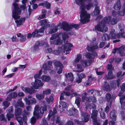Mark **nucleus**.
<instances>
[{
    "label": "nucleus",
    "instance_id": "1",
    "mask_svg": "<svg viewBox=\"0 0 125 125\" xmlns=\"http://www.w3.org/2000/svg\"><path fill=\"white\" fill-rule=\"evenodd\" d=\"M85 0H75L77 4L79 5H81L80 7V21L83 24L84 23L86 22H88L89 20V19L90 17L89 14L87 13V12L85 10V4L84 2Z\"/></svg>",
    "mask_w": 125,
    "mask_h": 125
},
{
    "label": "nucleus",
    "instance_id": "2",
    "mask_svg": "<svg viewBox=\"0 0 125 125\" xmlns=\"http://www.w3.org/2000/svg\"><path fill=\"white\" fill-rule=\"evenodd\" d=\"M14 10L13 12L12 17L15 19L17 20L15 21L16 23L17 27H19L20 25L23 24V23L25 20V18H21L19 20L18 19L20 18V15L21 13V10L19 7L18 4L14 3L13 4Z\"/></svg>",
    "mask_w": 125,
    "mask_h": 125
},
{
    "label": "nucleus",
    "instance_id": "3",
    "mask_svg": "<svg viewBox=\"0 0 125 125\" xmlns=\"http://www.w3.org/2000/svg\"><path fill=\"white\" fill-rule=\"evenodd\" d=\"M110 17H106L103 19L99 25L95 26L94 29L103 32H105L108 30L107 26L105 25L106 23H109L110 20Z\"/></svg>",
    "mask_w": 125,
    "mask_h": 125
},
{
    "label": "nucleus",
    "instance_id": "4",
    "mask_svg": "<svg viewBox=\"0 0 125 125\" xmlns=\"http://www.w3.org/2000/svg\"><path fill=\"white\" fill-rule=\"evenodd\" d=\"M64 43L65 44L62 45L61 47L58 48V50L54 51L53 52V53L56 54H59L61 52L64 53L66 51V54H69L70 53L69 52L71 50L68 47H72L73 45L71 44L66 42V43L65 42Z\"/></svg>",
    "mask_w": 125,
    "mask_h": 125
},
{
    "label": "nucleus",
    "instance_id": "5",
    "mask_svg": "<svg viewBox=\"0 0 125 125\" xmlns=\"http://www.w3.org/2000/svg\"><path fill=\"white\" fill-rule=\"evenodd\" d=\"M63 40H65L68 37L67 34L65 33H60L58 34V38L53 41H51L50 42L51 44H54L56 45L61 44L62 43V41L60 39L61 37Z\"/></svg>",
    "mask_w": 125,
    "mask_h": 125
},
{
    "label": "nucleus",
    "instance_id": "6",
    "mask_svg": "<svg viewBox=\"0 0 125 125\" xmlns=\"http://www.w3.org/2000/svg\"><path fill=\"white\" fill-rule=\"evenodd\" d=\"M79 26V25L72 24L71 25L68 24L67 22L63 21L62 23V28L64 31H70L72 29V27L75 28H77Z\"/></svg>",
    "mask_w": 125,
    "mask_h": 125
},
{
    "label": "nucleus",
    "instance_id": "7",
    "mask_svg": "<svg viewBox=\"0 0 125 125\" xmlns=\"http://www.w3.org/2000/svg\"><path fill=\"white\" fill-rule=\"evenodd\" d=\"M43 83L42 81L39 79H35L34 82L31 83L32 85L36 89H37L39 88L42 87L43 85Z\"/></svg>",
    "mask_w": 125,
    "mask_h": 125
},
{
    "label": "nucleus",
    "instance_id": "8",
    "mask_svg": "<svg viewBox=\"0 0 125 125\" xmlns=\"http://www.w3.org/2000/svg\"><path fill=\"white\" fill-rule=\"evenodd\" d=\"M98 115V111L96 110H93L92 113L91 114V118L93 119V124L99 123L97 121V116Z\"/></svg>",
    "mask_w": 125,
    "mask_h": 125
},
{
    "label": "nucleus",
    "instance_id": "9",
    "mask_svg": "<svg viewBox=\"0 0 125 125\" xmlns=\"http://www.w3.org/2000/svg\"><path fill=\"white\" fill-rule=\"evenodd\" d=\"M40 108L39 106L38 105H36L34 108L33 114L37 118H41L42 116V115H40Z\"/></svg>",
    "mask_w": 125,
    "mask_h": 125
},
{
    "label": "nucleus",
    "instance_id": "10",
    "mask_svg": "<svg viewBox=\"0 0 125 125\" xmlns=\"http://www.w3.org/2000/svg\"><path fill=\"white\" fill-rule=\"evenodd\" d=\"M40 23L41 26L45 28L49 27L50 26L49 22L46 19L41 20L40 21Z\"/></svg>",
    "mask_w": 125,
    "mask_h": 125
},
{
    "label": "nucleus",
    "instance_id": "11",
    "mask_svg": "<svg viewBox=\"0 0 125 125\" xmlns=\"http://www.w3.org/2000/svg\"><path fill=\"white\" fill-rule=\"evenodd\" d=\"M117 53H119L121 56L125 55V46H122L118 48L117 51Z\"/></svg>",
    "mask_w": 125,
    "mask_h": 125
},
{
    "label": "nucleus",
    "instance_id": "12",
    "mask_svg": "<svg viewBox=\"0 0 125 125\" xmlns=\"http://www.w3.org/2000/svg\"><path fill=\"white\" fill-rule=\"evenodd\" d=\"M125 95L121 96L120 99V102L121 104V108L123 110H125Z\"/></svg>",
    "mask_w": 125,
    "mask_h": 125
},
{
    "label": "nucleus",
    "instance_id": "13",
    "mask_svg": "<svg viewBox=\"0 0 125 125\" xmlns=\"http://www.w3.org/2000/svg\"><path fill=\"white\" fill-rule=\"evenodd\" d=\"M81 113L82 116L83 117V121L85 122H87L89 120L90 115L87 113L83 112H81Z\"/></svg>",
    "mask_w": 125,
    "mask_h": 125
},
{
    "label": "nucleus",
    "instance_id": "14",
    "mask_svg": "<svg viewBox=\"0 0 125 125\" xmlns=\"http://www.w3.org/2000/svg\"><path fill=\"white\" fill-rule=\"evenodd\" d=\"M24 100L26 102L27 104L30 105L31 104H35L36 102V101L35 98H32L30 100H29L27 98H24Z\"/></svg>",
    "mask_w": 125,
    "mask_h": 125
},
{
    "label": "nucleus",
    "instance_id": "15",
    "mask_svg": "<svg viewBox=\"0 0 125 125\" xmlns=\"http://www.w3.org/2000/svg\"><path fill=\"white\" fill-rule=\"evenodd\" d=\"M121 3L120 0H118L114 4L113 8L116 10H119L121 8Z\"/></svg>",
    "mask_w": 125,
    "mask_h": 125
},
{
    "label": "nucleus",
    "instance_id": "16",
    "mask_svg": "<svg viewBox=\"0 0 125 125\" xmlns=\"http://www.w3.org/2000/svg\"><path fill=\"white\" fill-rule=\"evenodd\" d=\"M67 103L64 102H62L60 103L59 105L60 111L62 112L64 111L67 107Z\"/></svg>",
    "mask_w": 125,
    "mask_h": 125
},
{
    "label": "nucleus",
    "instance_id": "17",
    "mask_svg": "<svg viewBox=\"0 0 125 125\" xmlns=\"http://www.w3.org/2000/svg\"><path fill=\"white\" fill-rule=\"evenodd\" d=\"M22 89L24 92L28 93L30 94H31L34 93V90L32 88L31 89L28 87L24 88L23 87Z\"/></svg>",
    "mask_w": 125,
    "mask_h": 125
},
{
    "label": "nucleus",
    "instance_id": "18",
    "mask_svg": "<svg viewBox=\"0 0 125 125\" xmlns=\"http://www.w3.org/2000/svg\"><path fill=\"white\" fill-rule=\"evenodd\" d=\"M81 63L83 66H87L90 65V63H92L91 61L89 60H82L80 61Z\"/></svg>",
    "mask_w": 125,
    "mask_h": 125
},
{
    "label": "nucleus",
    "instance_id": "19",
    "mask_svg": "<svg viewBox=\"0 0 125 125\" xmlns=\"http://www.w3.org/2000/svg\"><path fill=\"white\" fill-rule=\"evenodd\" d=\"M111 17L110 20L109 21V22L108 24H111L112 25H114L116 24L119 21L118 18L117 17H115L111 19V17Z\"/></svg>",
    "mask_w": 125,
    "mask_h": 125
},
{
    "label": "nucleus",
    "instance_id": "20",
    "mask_svg": "<svg viewBox=\"0 0 125 125\" xmlns=\"http://www.w3.org/2000/svg\"><path fill=\"white\" fill-rule=\"evenodd\" d=\"M65 75L67 79L68 80H70L71 82L73 81L74 77L72 73H68L67 74L66 73L65 74Z\"/></svg>",
    "mask_w": 125,
    "mask_h": 125
},
{
    "label": "nucleus",
    "instance_id": "21",
    "mask_svg": "<svg viewBox=\"0 0 125 125\" xmlns=\"http://www.w3.org/2000/svg\"><path fill=\"white\" fill-rule=\"evenodd\" d=\"M111 98V94L108 93H107L106 95V99L108 102L107 104L109 105L110 107L111 106L112 103L111 101H110Z\"/></svg>",
    "mask_w": 125,
    "mask_h": 125
},
{
    "label": "nucleus",
    "instance_id": "22",
    "mask_svg": "<svg viewBox=\"0 0 125 125\" xmlns=\"http://www.w3.org/2000/svg\"><path fill=\"white\" fill-rule=\"evenodd\" d=\"M115 30L114 29H112L111 31L110 32L109 34V37L110 38L112 39H114L116 38V35L114 33Z\"/></svg>",
    "mask_w": 125,
    "mask_h": 125
},
{
    "label": "nucleus",
    "instance_id": "23",
    "mask_svg": "<svg viewBox=\"0 0 125 125\" xmlns=\"http://www.w3.org/2000/svg\"><path fill=\"white\" fill-rule=\"evenodd\" d=\"M104 90L108 92L111 90V89L109 84L105 82L103 87Z\"/></svg>",
    "mask_w": 125,
    "mask_h": 125
},
{
    "label": "nucleus",
    "instance_id": "24",
    "mask_svg": "<svg viewBox=\"0 0 125 125\" xmlns=\"http://www.w3.org/2000/svg\"><path fill=\"white\" fill-rule=\"evenodd\" d=\"M77 109L74 108L72 107L68 111V114L70 115H72L77 112Z\"/></svg>",
    "mask_w": 125,
    "mask_h": 125
},
{
    "label": "nucleus",
    "instance_id": "25",
    "mask_svg": "<svg viewBox=\"0 0 125 125\" xmlns=\"http://www.w3.org/2000/svg\"><path fill=\"white\" fill-rule=\"evenodd\" d=\"M55 25L54 24H52L51 26H54V27L53 28H51L49 32V33L52 34L54 33L57 31V27H56V26L55 27Z\"/></svg>",
    "mask_w": 125,
    "mask_h": 125
},
{
    "label": "nucleus",
    "instance_id": "26",
    "mask_svg": "<svg viewBox=\"0 0 125 125\" xmlns=\"http://www.w3.org/2000/svg\"><path fill=\"white\" fill-rule=\"evenodd\" d=\"M83 66V65H82L80 63H77V65L76 69L77 70H79L74 71L79 73H80L83 71H84V70L83 69H82L81 70V69L82 68Z\"/></svg>",
    "mask_w": 125,
    "mask_h": 125
},
{
    "label": "nucleus",
    "instance_id": "27",
    "mask_svg": "<svg viewBox=\"0 0 125 125\" xmlns=\"http://www.w3.org/2000/svg\"><path fill=\"white\" fill-rule=\"evenodd\" d=\"M43 67L44 70V73L45 74H46L47 73L46 70H51V67H50L48 64H47L44 63L43 64Z\"/></svg>",
    "mask_w": 125,
    "mask_h": 125
},
{
    "label": "nucleus",
    "instance_id": "28",
    "mask_svg": "<svg viewBox=\"0 0 125 125\" xmlns=\"http://www.w3.org/2000/svg\"><path fill=\"white\" fill-rule=\"evenodd\" d=\"M116 111L114 110H113L110 113L111 118L113 120L115 121L116 120V117L115 112Z\"/></svg>",
    "mask_w": 125,
    "mask_h": 125
},
{
    "label": "nucleus",
    "instance_id": "29",
    "mask_svg": "<svg viewBox=\"0 0 125 125\" xmlns=\"http://www.w3.org/2000/svg\"><path fill=\"white\" fill-rule=\"evenodd\" d=\"M98 43H96L95 44H94L93 46L91 47H89L88 46L87 49L88 51H92L95 49H96L98 48V47L97 45Z\"/></svg>",
    "mask_w": 125,
    "mask_h": 125
},
{
    "label": "nucleus",
    "instance_id": "30",
    "mask_svg": "<svg viewBox=\"0 0 125 125\" xmlns=\"http://www.w3.org/2000/svg\"><path fill=\"white\" fill-rule=\"evenodd\" d=\"M115 77V76L112 73V71H109L108 74L106 75L105 76V78L107 79H112Z\"/></svg>",
    "mask_w": 125,
    "mask_h": 125
},
{
    "label": "nucleus",
    "instance_id": "31",
    "mask_svg": "<svg viewBox=\"0 0 125 125\" xmlns=\"http://www.w3.org/2000/svg\"><path fill=\"white\" fill-rule=\"evenodd\" d=\"M81 101V98L79 97H77L75 98V104H76L78 108H79Z\"/></svg>",
    "mask_w": 125,
    "mask_h": 125
},
{
    "label": "nucleus",
    "instance_id": "32",
    "mask_svg": "<svg viewBox=\"0 0 125 125\" xmlns=\"http://www.w3.org/2000/svg\"><path fill=\"white\" fill-rule=\"evenodd\" d=\"M17 94L16 93L13 92L9 94V98L8 97V101L10 100L12 98H14L17 96Z\"/></svg>",
    "mask_w": 125,
    "mask_h": 125
},
{
    "label": "nucleus",
    "instance_id": "33",
    "mask_svg": "<svg viewBox=\"0 0 125 125\" xmlns=\"http://www.w3.org/2000/svg\"><path fill=\"white\" fill-rule=\"evenodd\" d=\"M9 113H8V120H9L10 118H12L14 116V115L12 113L13 112V109L12 107H11L9 108Z\"/></svg>",
    "mask_w": 125,
    "mask_h": 125
},
{
    "label": "nucleus",
    "instance_id": "34",
    "mask_svg": "<svg viewBox=\"0 0 125 125\" xmlns=\"http://www.w3.org/2000/svg\"><path fill=\"white\" fill-rule=\"evenodd\" d=\"M42 79L43 81L48 82L51 79V78L49 76L44 75L42 76Z\"/></svg>",
    "mask_w": 125,
    "mask_h": 125
},
{
    "label": "nucleus",
    "instance_id": "35",
    "mask_svg": "<svg viewBox=\"0 0 125 125\" xmlns=\"http://www.w3.org/2000/svg\"><path fill=\"white\" fill-rule=\"evenodd\" d=\"M16 106H20L21 107L23 108L24 107V104L22 103L21 99H18L17 101L16 104Z\"/></svg>",
    "mask_w": 125,
    "mask_h": 125
},
{
    "label": "nucleus",
    "instance_id": "36",
    "mask_svg": "<svg viewBox=\"0 0 125 125\" xmlns=\"http://www.w3.org/2000/svg\"><path fill=\"white\" fill-rule=\"evenodd\" d=\"M22 109L20 108H18L15 109V115L19 116L21 115Z\"/></svg>",
    "mask_w": 125,
    "mask_h": 125
},
{
    "label": "nucleus",
    "instance_id": "37",
    "mask_svg": "<svg viewBox=\"0 0 125 125\" xmlns=\"http://www.w3.org/2000/svg\"><path fill=\"white\" fill-rule=\"evenodd\" d=\"M47 110V108L46 106H45L43 107L41 106L40 108V115L42 116V114L44 113L45 111H46Z\"/></svg>",
    "mask_w": 125,
    "mask_h": 125
},
{
    "label": "nucleus",
    "instance_id": "38",
    "mask_svg": "<svg viewBox=\"0 0 125 125\" xmlns=\"http://www.w3.org/2000/svg\"><path fill=\"white\" fill-rule=\"evenodd\" d=\"M55 117L56 120V123L59 124V125H63L64 123L63 122H62L60 120L59 117L58 115H56L55 116Z\"/></svg>",
    "mask_w": 125,
    "mask_h": 125
},
{
    "label": "nucleus",
    "instance_id": "39",
    "mask_svg": "<svg viewBox=\"0 0 125 125\" xmlns=\"http://www.w3.org/2000/svg\"><path fill=\"white\" fill-rule=\"evenodd\" d=\"M38 30H35L32 33V36L33 37H39L42 36V35L39 34H38Z\"/></svg>",
    "mask_w": 125,
    "mask_h": 125
},
{
    "label": "nucleus",
    "instance_id": "40",
    "mask_svg": "<svg viewBox=\"0 0 125 125\" xmlns=\"http://www.w3.org/2000/svg\"><path fill=\"white\" fill-rule=\"evenodd\" d=\"M100 12V11L99 10V8L97 6H96L95 7V9L94 12V14H93V16L96 15L98 14Z\"/></svg>",
    "mask_w": 125,
    "mask_h": 125
},
{
    "label": "nucleus",
    "instance_id": "41",
    "mask_svg": "<svg viewBox=\"0 0 125 125\" xmlns=\"http://www.w3.org/2000/svg\"><path fill=\"white\" fill-rule=\"evenodd\" d=\"M103 109L101 108L99 109V111L100 113V115L101 118L102 119H104L105 117V114L104 112H103Z\"/></svg>",
    "mask_w": 125,
    "mask_h": 125
},
{
    "label": "nucleus",
    "instance_id": "42",
    "mask_svg": "<svg viewBox=\"0 0 125 125\" xmlns=\"http://www.w3.org/2000/svg\"><path fill=\"white\" fill-rule=\"evenodd\" d=\"M54 65L57 67H63L62 64L59 61H55L54 62Z\"/></svg>",
    "mask_w": 125,
    "mask_h": 125
},
{
    "label": "nucleus",
    "instance_id": "43",
    "mask_svg": "<svg viewBox=\"0 0 125 125\" xmlns=\"http://www.w3.org/2000/svg\"><path fill=\"white\" fill-rule=\"evenodd\" d=\"M86 57L87 58L91 59L89 61H91L92 62L94 60V56L90 53H88L86 55Z\"/></svg>",
    "mask_w": 125,
    "mask_h": 125
},
{
    "label": "nucleus",
    "instance_id": "44",
    "mask_svg": "<svg viewBox=\"0 0 125 125\" xmlns=\"http://www.w3.org/2000/svg\"><path fill=\"white\" fill-rule=\"evenodd\" d=\"M36 98L39 100L43 99L44 98V96L43 94H36Z\"/></svg>",
    "mask_w": 125,
    "mask_h": 125
},
{
    "label": "nucleus",
    "instance_id": "45",
    "mask_svg": "<svg viewBox=\"0 0 125 125\" xmlns=\"http://www.w3.org/2000/svg\"><path fill=\"white\" fill-rule=\"evenodd\" d=\"M16 119L19 123L20 125H22L23 122L22 117L21 116H18L16 117Z\"/></svg>",
    "mask_w": 125,
    "mask_h": 125
},
{
    "label": "nucleus",
    "instance_id": "46",
    "mask_svg": "<svg viewBox=\"0 0 125 125\" xmlns=\"http://www.w3.org/2000/svg\"><path fill=\"white\" fill-rule=\"evenodd\" d=\"M102 38L104 41L110 39L109 36L106 34H104L102 36Z\"/></svg>",
    "mask_w": 125,
    "mask_h": 125
},
{
    "label": "nucleus",
    "instance_id": "47",
    "mask_svg": "<svg viewBox=\"0 0 125 125\" xmlns=\"http://www.w3.org/2000/svg\"><path fill=\"white\" fill-rule=\"evenodd\" d=\"M58 37V34H54L52 35L51 37L50 38V40H54Z\"/></svg>",
    "mask_w": 125,
    "mask_h": 125
},
{
    "label": "nucleus",
    "instance_id": "48",
    "mask_svg": "<svg viewBox=\"0 0 125 125\" xmlns=\"http://www.w3.org/2000/svg\"><path fill=\"white\" fill-rule=\"evenodd\" d=\"M42 93L44 95L45 94H49L51 93V91L50 89H49L43 91Z\"/></svg>",
    "mask_w": 125,
    "mask_h": 125
},
{
    "label": "nucleus",
    "instance_id": "49",
    "mask_svg": "<svg viewBox=\"0 0 125 125\" xmlns=\"http://www.w3.org/2000/svg\"><path fill=\"white\" fill-rule=\"evenodd\" d=\"M42 72L41 70H40L39 72V73L38 74H36L34 76L35 80V79H39L40 76Z\"/></svg>",
    "mask_w": 125,
    "mask_h": 125
},
{
    "label": "nucleus",
    "instance_id": "50",
    "mask_svg": "<svg viewBox=\"0 0 125 125\" xmlns=\"http://www.w3.org/2000/svg\"><path fill=\"white\" fill-rule=\"evenodd\" d=\"M36 120V118L35 117H32L30 119V122L32 125H33L35 123Z\"/></svg>",
    "mask_w": 125,
    "mask_h": 125
},
{
    "label": "nucleus",
    "instance_id": "51",
    "mask_svg": "<svg viewBox=\"0 0 125 125\" xmlns=\"http://www.w3.org/2000/svg\"><path fill=\"white\" fill-rule=\"evenodd\" d=\"M41 124V125H48V122L45 118H44L42 119Z\"/></svg>",
    "mask_w": 125,
    "mask_h": 125
},
{
    "label": "nucleus",
    "instance_id": "52",
    "mask_svg": "<svg viewBox=\"0 0 125 125\" xmlns=\"http://www.w3.org/2000/svg\"><path fill=\"white\" fill-rule=\"evenodd\" d=\"M74 121L75 122L80 125H83L84 124V122L83 121V120L81 121H79L77 119L74 120Z\"/></svg>",
    "mask_w": 125,
    "mask_h": 125
},
{
    "label": "nucleus",
    "instance_id": "53",
    "mask_svg": "<svg viewBox=\"0 0 125 125\" xmlns=\"http://www.w3.org/2000/svg\"><path fill=\"white\" fill-rule=\"evenodd\" d=\"M74 121L75 122L80 125H83L84 124V122L83 121V120L81 121H79L77 119L74 120Z\"/></svg>",
    "mask_w": 125,
    "mask_h": 125
},
{
    "label": "nucleus",
    "instance_id": "54",
    "mask_svg": "<svg viewBox=\"0 0 125 125\" xmlns=\"http://www.w3.org/2000/svg\"><path fill=\"white\" fill-rule=\"evenodd\" d=\"M87 95V93L86 92H85L82 94V101L83 102H84V99L87 97L86 96Z\"/></svg>",
    "mask_w": 125,
    "mask_h": 125
},
{
    "label": "nucleus",
    "instance_id": "55",
    "mask_svg": "<svg viewBox=\"0 0 125 125\" xmlns=\"http://www.w3.org/2000/svg\"><path fill=\"white\" fill-rule=\"evenodd\" d=\"M93 6V5L91 3H89L86 6V8L88 10H89Z\"/></svg>",
    "mask_w": 125,
    "mask_h": 125
},
{
    "label": "nucleus",
    "instance_id": "56",
    "mask_svg": "<svg viewBox=\"0 0 125 125\" xmlns=\"http://www.w3.org/2000/svg\"><path fill=\"white\" fill-rule=\"evenodd\" d=\"M101 92L100 91L95 90L94 94H93V95L94 96L95 95L100 96L101 95Z\"/></svg>",
    "mask_w": 125,
    "mask_h": 125
},
{
    "label": "nucleus",
    "instance_id": "57",
    "mask_svg": "<svg viewBox=\"0 0 125 125\" xmlns=\"http://www.w3.org/2000/svg\"><path fill=\"white\" fill-rule=\"evenodd\" d=\"M107 66V68L108 70H109V71H112V70H114V68L112 67V65L108 64Z\"/></svg>",
    "mask_w": 125,
    "mask_h": 125
},
{
    "label": "nucleus",
    "instance_id": "58",
    "mask_svg": "<svg viewBox=\"0 0 125 125\" xmlns=\"http://www.w3.org/2000/svg\"><path fill=\"white\" fill-rule=\"evenodd\" d=\"M96 106L95 104L93 103H91L90 104L89 106V107L90 109H94L95 108Z\"/></svg>",
    "mask_w": 125,
    "mask_h": 125
},
{
    "label": "nucleus",
    "instance_id": "59",
    "mask_svg": "<svg viewBox=\"0 0 125 125\" xmlns=\"http://www.w3.org/2000/svg\"><path fill=\"white\" fill-rule=\"evenodd\" d=\"M125 14L123 11H118L117 12V14L119 16H123L125 15Z\"/></svg>",
    "mask_w": 125,
    "mask_h": 125
},
{
    "label": "nucleus",
    "instance_id": "60",
    "mask_svg": "<svg viewBox=\"0 0 125 125\" xmlns=\"http://www.w3.org/2000/svg\"><path fill=\"white\" fill-rule=\"evenodd\" d=\"M74 124L73 122L69 120L66 123L65 125H73Z\"/></svg>",
    "mask_w": 125,
    "mask_h": 125
},
{
    "label": "nucleus",
    "instance_id": "61",
    "mask_svg": "<svg viewBox=\"0 0 125 125\" xmlns=\"http://www.w3.org/2000/svg\"><path fill=\"white\" fill-rule=\"evenodd\" d=\"M3 105L5 106L4 108V109L7 108L8 106V102L7 101H4L3 103Z\"/></svg>",
    "mask_w": 125,
    "mask_h": 125
},
{
    "label": "nucleus",
    "instance_id": "62",
    "mask_svg": "<svg viewBox=\"0 0 125 125\" xmlns=\"http://www.w3.org/2000/svg\"><path fill=\"white\" fill-rule=\"evenodd\" d=\"M26 40V38L23 35H22L21 36L20 41L21 42H24Z\"/></svg>",
    "mask_w": 125,
    "mask_h": 125
},
{
    "label": "nucleus",
    "instance_id": "63",
    "mask_svg": "<svg viewBox=\"0 0 125 125\" xmlns=\"http://www.w3.org/2000/svg\"><path fill=\"white\" fill-rule=\"evenodd\" d=\"M82 79V78L80 77V76H78V77L76 79V82L78 83H80L81 82Z\"/></svg>",
    "mask_w": 125,
    "mask_h": 125
},
{
    "label": "nucleus",
    "instance_id": "64",
    "mask_svg": "<svg viewBox=\"0 0 125 125\" xmlns=\"http://www.w3.org/2000/svg\"><path fill=\"white\" fill-rule=\"evenodd\" d=\"M120 87L121 90L123 91H125V84L123 83V84L120 86Z\"/></svg>",
    "mask_w": 125,
    "mask_h": 125
}]
</instances>
